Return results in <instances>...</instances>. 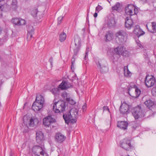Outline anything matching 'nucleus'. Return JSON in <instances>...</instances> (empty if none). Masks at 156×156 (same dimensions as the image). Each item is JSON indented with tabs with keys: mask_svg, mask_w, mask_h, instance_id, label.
<instances>
[{
	"mask_svg": "<svg viewBox=\"0 0 156 156\" xmlns=\"http://www.w3.org/2000/svg\"><path fill=\"white\" fill-rule=\"evenodd\" d=\"M78 111L75 108L71 109L67 114H64L63 117L65 123L68 124L72 121V122H75L76 121V118L78 116Z\"/></svg>",
	"mask_w": 156,
	"mask_h": 156,
	"instance_id": "obj_1",
	"label": "nucleus"
},
{
	"mask_svg": "<svg viewBox=\"0 0 156 156\" xmlns=\"http://www.w3.org/2000/svg\"><path fill=\"white\" fill-rule=\"evenodd\" d=\"M75 42V46L73 48L74 54L72 60L71 68L72 69H74L73 64L75 63V59L81 47V41L80 37L78 36L76 37L74 40Z\"/></svg>",
	"mask_w": 156,
	"mask_h": 156,
	"instance_id": "obj_2",
	"label": "nucleus"
},
{
	"mask_svg": "<svg viewBox=\"0 0 156 156\" xmlns=\"http://www.w3.org/2000/svg\"><path fill=\"white\" fill-rule=\"evenodd\" d=\"M53 109L56 113L63 112L66 107V102L63 101H58L53 102Z\"/></svg>",
	"mask_w": 156,
	"mask_h": 156,
	"instance_id": "obj_3",
	"label": "nucleus"
},
{
	"mask_svg": "<svg viewBox=\"0 0 156 156\" xmlns=\"http://www.w3.org/2000/svg\"><path fill=\"white\" fill-rule=\"evenodd\" d=\"M132 114L135 119H143L145 114L140 106H138L134 108L132 110Z\"/></svg>",
	"mask_w": 156,
	"mask_h": 156,
	"instance_id": "obj_4",
	"label": "nucleus"
},
{
	"mask_svg": "<svg viewBox=\"0 0 156 156\" xmlns=\"http://www.w3.org/2000/svg\"><path fill=\"white\" fill-rule=\"evenodd\" d=\"M127 36V34L126 31L122 30H118L115 34L116 39L119 43L122 44L126 41Z\"/></svg>",
	"mask_w": 156,
	"mask_h": 156,
	"instance_id": "obj_5",
	"label": "nucleus"
},
{
	"mask_svg": "<svg viewBox=\"0 0 156 156\" xmlns=\"http://www.w3.org/2000/svg\"><path fill=\"white\" fill-rule=\"evenodd\" d=\"M96 63L98 67L100 68L101 72L105 73L108 71V68L107 66L106 61L104 59H101L99 58H96L95 59Z\"/></svg>",
	"mask_w": 156,
	"mask_h": 156,
	"instance_id": "obj_6",
	"label": "nucleus"
},
{
	"mask_svg": "<svg viewBox=\"0 0 156 156\" xmlns=\"http://www.w3.org/2000/svg\"><path fill=\"white\" fill-rule=\"evenodd\" d=\"M119 144L122 148L126 150H129L132 147L130 140L127 138H124L121 140L119 142Z\"/></svg>",
	"mask_w": 156,
	"mask_h": 156,
	"instance_id": "obj_7",
	"label": "nucleus"
},
{
	"mask_svg": "<svg viewBox=\"0 0 156 156\" xmlns=\"http://www.w3.org/2000/svg\"><path fill=\"white\" fill-rule=\"evenodd\" d=\"M144 83L146 86L147 87H151L156 83L155 78L153 76L147 75L144 80Z\"/></svg>",
	"mask_w": 156,
	"mask_h": 156,
	"instance_id": "obj_8",
	"label": "nucleus"
},
{
	"mask_svg": "<svg viewBox=\"0 0 156 156\" xmlns=\"http://www.w3.org/2000/svg\"><path fill=\"white\" fill-rule=\"evenodd\" d=\"M32 150L36 156H47L46 154L44 152L43 148L39 146H34Z\"/></svg>",
	"mask_w": 156,
	"mask_h": 156,
	"instance_id": "obj_9",
	"label": "nucleus"
},
{
	"mask_svg": "<svg viewBox=\"0 0 156 156\" xmlns=\"http://www.w3.org/2000/svg\"><path fill=\"white\" fill-rule=\"evenodd\" d=\"M126 13L130 16L136 14L135 7L132 5H128L125 8Z\"/></svg>",
	"mask_w": 156,
	"mask_h": 156,
	"instance_id": "obj_10",
	"label": "nucleus"
},
{
	"mask_svg": "<svg viewBox=\"0 0 156 156\" xmlns=\"http://www.w3.org/2000/svg\"><path fill=\"white\" fill-rule=\"evenodd\" d=\"M129 105L125 102L122 104L119 108V111L122 114H126L129 112Z\"/></svg>",
	"mask_w": 156,
	"mask_h": 156,
	"instance_id": "obj_11",
	"label": "nucleus"
},
{
	"mask_svg": "<svg viewBox=\"0 0 156 156\" xmlns=\"http://www.w3.org/2000/svg\"><path fill=\"white\" fill-rule=\"evenodd\" d=\"M55 122V120L50 116L46 117L43 120V123L46 127H49L51 123Z\"/></svg>",
	"mask_w": 156,
	"mask_h": 156,
	"instance_id": "obj_12",
	"label": "nucleus"
},
{
	"mask_svg": "<svg viewBox=\"0 0 156 156\" xmlns=\"http://www.w3.org/2000/svg\"><path fill=\"white\" fill-rule=\"evenodd\" d=\"M36 140L37 143L41 144L44 140V133L40 131H37L36 132Z\"/></svg>",
	"mask_w": 156,
	"mask_h": 156,
	"instance_id": "obj_13",
	"label": "nucleus"
},
{
	"mask_svg": "<svg viewBox=\"0 0 156 156\" xmlns=\"http://www.w3.org/2000/svg\"><path fill=\"white\" fill-rule=\"evenodd\" d=\"M133 25V22L130 16L126 17L125 19V25L128 29H130Z\"/></svg>",
	"mask_w": 156,
	"mask_h": 156,
	"instance_id": "obj_14",
	"label": "nucleus"
},
{
	"mask_svg": "<svg viewBox=\"0 0 156 156\" xmlns=\"http://www.w3.org/2000/svg\"><path fill=\"white\" fill-rule=\"evenodd\" d=\"M66 139V137L60 133H55V141L58 143H61Z\"/></svg>",
	"mask_w": 156,
	"mask_h": 156,
	"instance_id": "obj_15",
	"label": "nucleus"
},
{
	"mask_svg": "<svg viewBox=\"0 0 156 156\" xmlns=\"http://www.w3.org/2000/svg\"><path fill=\"white\" fill-rule=\"evenodd\" d=\"M72 87L71 84L67 81L63 80L59 85L58 87L62 90H65Z\"/></svg>",
	"mask_w": 156,
	"mask_h": 156,
	"instance_id": "obj_16",
	"label": "nucleus"
},
{
	"mask_svg": "<svg viewBox=\"0 0 156 156\" xmlns=\"http://www.w3.org/2000/svg\"><path fill=\"white\" fill-rule=\"evenodd\" d=\"M12 21L13 23L16 25H23L26 23V21L24 20L16 18H12Z\"/></svg>",
	"mask_w": 156,
	"mask_h": 156,
	"instance_id": "obj_17",
	"label": "nucleus"
},
{
	"mask_svg": "<svg viewBox=\"0 0 156 156\" xmlns=\"http://www.w3.org/2000/svg\"><path fill=\"white\" fill-rule=\"evenodd\" d=\"M43 105L35 101L33 104L32 109L35 112L40 111L43 107Z\"/></svg>",
	"mask_w": 156,
	"mask_h": 156,
	"instance_id": "obj_18",
	"label": "nucleus"
},
{
	"mask_svg": "<svg viewBox=\"0 0 156 156\" xmlns=\"http://www.w3.org/2000/svg\"><path fill=\"white\" fill-rule=\"evenodd\" d=\"M134 33L136 35L139 37L140 36L144 35V32L142 31L140 28V26L138 25H136L135 28L133 30Z\"/></svg>",
	"mask_w": 156,
	"mask_h": 156,
	"instance_id": "obj_19",
	"label": "nucleus"
},
{
	"mask_svg": "<svg viewBox=\"0 0 156 156\" xmlns=\"http://www.w3.org/2000/svg\"><path fill=\"white\" fill-rule=\"evenodd\" d=\"M128 125V123L126 121H121L117 123L118 127L123 130L126 129Z\"/></svg>",
	"mask_w": 156,
	"mask_h": 156,
	"instance_id": "obj_20",
	"label": "nucleus"
},
{
	"mask_svg": "<svg viewBox=\"0 0 156 156\" xmlns=\"http://www.w3.org/2000/svg\"><path fill=\"white\" fill-rule=\"evenodd\" d=\"M125 48L123 46H119L114 49V51L116 54L120 56L125 50Z\"/></svg>",
	"mask_w": 156,
	"mask_h": 156,
	"instance_id": "obj_21",
	"label": "nucleus"
},
{
	"mask_svg": "<svg viewBox=\"0 0 156 156\" xmlns=\"http://www.w3.org/2000/svg\"><path fill=\"white\" fill-rule=\"evenodd\" d=\"M18 7V2L17 0H12L11 5L10 7V10L16 11Z\"/></svg>",
	"mask_w": 156,
	"mask_h": 156,
	"instance_id": "obj_22",
	"label": "nucleus"
},
{
	"mask_svg": "<svg viewBox=\"0 0 156 156\" xmlns=\"http://www.w3.org/2000/svg\"><path fill=\"white\" fill-rule=\"evenodd\" d=\"M116 23L115 18L113 17H111L108 19L107 25L108 27H114Z\"/></svg>",
	"mask_w": 156,
	"mask_h": 156,
	"instance_id": "obj_23",
	"label": "nucleus"
},
{
	"mask_svg": "<svg viewBox=\"0 0 156 156\" xmlns=\"http://www.w3.org/2000/svg\"><path fill=\"white\" fill-rule=\"evenodd\" d=\"M38 123V121L37 118H31L29 121V126L30 127H34L36 126Z\"/></svg>",
	"mask_w": 156,
	"mask_h": 156,
	"instance_id": "obj_24",
	"label": "nucleus"
},
{
	"mask_svg": "<svg viewBox=\"0 0 156 156\" xmlns=\"http://www.w3.org/2000/svg\"><path fill=\"white\" fill-rule=\"evenodd\" d=\"M113 37V34L112 32L110 31H108L105 36V41H110L112 40Z\"/></svg>",
	"mask_w": 156,
	"mask_h": 156,
	"instance_id": "obj_25",
	"label": "nucleus"
},
{
	"mask_svg": "<svg viewBox=\"0 0 156 156\" xmlns=\"http://www.w3.org/2000/svg\"><path fill=\"white\" fill-rule=\"evenodd\" d=\"M35 101H37L41 104L44 105V99L43 97L41 95H37Z\"/></svg>",
	"mask_w": 156,
	"mask_h": 156,
	"instance_id": "obj_26",
	"label": "nucleus"
},
{
	"mask_svg": "<svg viewBox=\"0 0 156 156\" xmlns=\"http://www.w3.org/2000/svg\"><path fill=\"white\" fill-rule=\"evenodd\" d=\"M145 105L148 108L153 106L154 104V102L150 99H149L144 102Z\"/></svg>",
	"mask_w": 156,
	"mask_h": 156,
	"instance_id": "obj_27",
	"label": "nucleus"
},
{
	"mask_svg": "<svg viewBox=\"0 0 156 156\" xmlns=\"http://www.w3.org/2000/svg\"><path fill=\"white\" fill-rule=\"evenodd\" d=\"M66 35L64 32H62L59 34V40L60 42L64 41L66 39Z\"/></svg>",
	"mask_w": 156,
	"mask_h": 156,
	"instance_id": "obj_28",
	"label": "nucleus"
},
{
	"mask_svg": "<svg viewBox=\"0 0 156 156\" xmlns=\"http://www.w3.org/2000/svg\"><path fill=\"white\" fill-rule=\"evenodd\" d=\"M124 74L125 76L128 77L130 76L131 73L128 69V66L124 67Z\"/></svg>",
	"mask_w": 156,
	"mask_h": 156,
	"instance_id": "obj_29",
	"label": "nucleus"
},
{
	"mask_svg": "<svg viewBox=\"0 0 156 156\" xmlns=\"http://www.w3.org/2000/svg\"><path fill=\"white\" fill-rule=\"evenodd\" d=\"M122 5L119 2H117L115 5L112 7V10H118L121 9Z\"/></svg>",
	"mask_w": 156,
	"mask_h": 156,
	"instance_id": "obj_30",
	"label": "nucleus"
},
{
	"mask_svg": "<svg viewBox=\"0 0 156 156\" xmlns=\"http://www.w3.org/2000/svg\"><path fill=\"white\" fill-rule=\"evenodd\" d=\"M62 96L64 99H66V101L69 100V98L70 97L68 94L66 92H64L62 94Z\"/></svg>",
	"mask_w": 156,
	"mask_h": 156,
	"instance_id": "obj_31",
	"label": "nucleus"
},
{
	"mask_svg": "<svg viewBox=\"0 0 156 156\" xmlns=\"http://www.w3.org/2000/svg\"><path fill=\"white\" fill-rule=\"evenodd\" d=\"M152 23V29L150 31L152 33L156 32V23L154 22H153Z\"/></svg>",
	"mask_w": 156,
	"mask_h": 156,
	"instance_id": "obj_32",
	"label": "nucleus"
},
{
	"mask_svg": "<svg viewBox=\"0 0 156 156\" xmlns=\"http://www.w3.org/2000/svg\"><path fill=\"white\" fill-rule=\"evenodd\" d=\"M130 54V53L128 51L126 50V48L125 49V50L123 51L121 55L125 57H128L129 56Z\"/></svg>",
	"mask_w": 156,
	"mask_h": 156,
	"instance_id": "obj_33",
	"label": "nucleus"
},
{
	"mask_svg": "<svg viewBox=\"0 0 156 156\" xmlns=\"http://www.w3.org/2000/svg\"><path fill=\"white\" fill-rule=\"evenodd\" d=\"M135 92L136 95L135 97L137 98L141 93V90L140 89L137 87L135 89Z\"/></svg>",
	"mask_w": 156,
	"mask_h": 156,
	"instance_id": "obj_34",
	"label": "nucleus"
},
{
	"mask_svg": "<svg viewBox=\"0 0 156 156\" xmlns=\"http://www.w3.org/2000/svg\"><path fill=\"white\" fill-rule=\"evenodd\" d=\"M28 33H34V29L32 26H29L28 27Z\"/></svg>",
	"mask_w": 156,
	"mask_h": 156,
	"instance_id": "obj_35",
	"label": "nucleus"
},
{
	"mask_svg": "<svg viewBox=\"0 0 156 156\" xmlns=\"http://www.w3.org/2000/svg\"><path fill=\"white\" fill-rule=\"evenodd\" d=\"M7 7H9V5L7 4H4L3 5H0V11H5V8Z\"/></svg>",
	"mask_w": 156,
	"mask_h": 156,
	"instance_id": "obj_36",
	"label": "nucleus"
},
{
	"mask_svg": "<svg viewBox=\"0 0 156 156\" xmlns=\"http://www.w3.org/2000/svg\"><path fill=\"white\" fill-rule=\"evenodd\" d=\"M34 33H28L27 36V39L28 41H30Z\"/></svg>",
	"mask_w": 156,
	"mask_h": 156,
	"instance_id": "obj_37",
	"label": "nucleus"
},
{
	"mask_svg": "<svg viewBox=\"0 0 156 156\" xmlns=\"http://www.w3.org/2000/svg\"><path fill=\"white\" fill-rule=\"evenodd\" d=\"M38 12L37 9H35L33 10L31 12V14L34 17L36 16Z\"/></svg>",
	"mask_w": 156,
	"mask_h": 156,
	"instance_id": "obj_38",
	"label": "nucleus"
},
{
	"mask_svg": "<svg viewBox=\"0 0 156 156\" xmlns=\"http://www.w3.org/2000/svg\"><path fill=\"white\" fill-rule=\"evenodd\" d=\"M103 9L102 7L99 5H98L95 8V11L97 12H99Z\"/></svg>",
	"mask_w": 156,
	"mask_h": 156,
	"instance_id": "obj_39",
	"label": "nucleus"
},
{
	"mask_svg": "<svg viewBox=\"0 0 156 156\" xmlns=\"http://www.w3.org/2000/svg\"><path fill=\"white\" fill-rule=\"evenodd\" d=\"M51 92L55 95H56L57 94L58 91V89L57 88H54L52 89L51 90Z\"/></svg>",
	"mask_w": 156,
	"mask_h": 156,
	"instance_id": "obj_40",
	"label": "nucleus"
},
{
	"mask_svg": "<svg viewBox=\"0 0 156 156\" xmlns=\"http://www.w3.org/2000/svg\"><path fill=\"white\" fill-rule=\"evenodd\" d=\"M66 101L72 105H74L76 103L72 99H71L70 98H69V100H67Z\"/></svg>",
	"mask_w": 156,
	"mask_h": 156,
	"instance_id": "obj_41",
	"label": "nucleus"
},
{
	"mask_svg": "<svg viewBox=\"0 0 156 156\" xmlns=\"http://www.w3.org/2000/svg\"><path fill=\"white\" fill-rule=\"evenodd\" d=\"M151 93L153 95H156V87H154L151 90Z\"/></svg>",
	"mask_w": 156,
	"mask_h": 156,
	"instance_id": "obj_42",
	"label": "nucleus"
},
{
	"mask_svg": "<svg viewBox=\"0 0 156 156\" xmlns=\"http://www.w3.org/2000/svg\"><path fill=\"white\" fill-rule=\"evenodd\" d=\"M63 18V17H62V16H60L58 18V24H60L61 23V21H62V20Z\"/></svg>",
	"mask_w": 156,
	"mask_h": 156,
	"instance_id": "obj_43",
	"label": "nucleus"
},
{
	"mask_svg": "<svg viewBox=\"0 0 156 156\" xmlns=\"http://www.w3.org/2000/svg\"><path fill=\"white\" fill-rule=\"evenodd\" d=\"M136 42L137 44V45L140 48L141 47L142 45L140 43V41L139 40H136Z\"/></svg>",
	"mask_w": 156,
	"mask_h": 156,
	"instance_id": "obj_44",
	"label": "nucleus"
},
{
	"mask_svg": "<svg viewBox=\"0 0 156 156\" xmlns=\"http://www.w3.org/2000/svg\"><path fill=\"white\" fill-rule=\"evenodd\" d=\"M88 51H87V50L86 51V52H85V55L84 58V59L85 60L87 58L88 55Z\"/></svg>",
	"mask_w": 156,
	"mask_h": 156,
	"instance_id": "obj_45",
	"label": "nucleus"
},
{
	"mask_svg": "<svg viewBox=\"0 0 156 156\" xmlns=\"http://www.w3.org/2000/svg\"><path fill=\"white\" fill-rule=\"evenodd\" d=\"M49 62H50V63H51V66H52V62H53V58L52 57H51L50 59H49Z\"/></svg>",
	"mask_w": 156,
	"mask_h": 156,
	"instance_id": "obj_46",
	"label": "nucleus"
},
{
	"mask_svg": "<svg viewBox=\"0 0 156 156\" xmlns=\"http://www.w3.org/2000/svg\"><path fill=\"white\" fill-rule=\"evenodd\" d=\"M87 106L86 105H84L82 107V109L83 112H84L86 109Z\"/></svg>",
	"mask_w": 156,
	"mask_h": 156,
	"instance_id": "obj_47",
	"label": "nucleus"
},
{
	"mask_svg": "<svg viewBox=\"0 0 156 156\" xmlns=\"http://www.w3.org/2000/svg\"><path fill=\"white\" fill-rule=\"evenodd\" d=\"M105 110L109 111V109L107 106H104L103 107V112Z\"/></svg>",
	"mask_w": 156,
	"mask_h": 156,
	"instance_id": "obj_48",
	"label": "nucleus"
},
{
	"mask_svg": "<svg viewBox=\"0 0 156 156\" xmlns=\"http://www.w3.org/2000/svg\"><path fill=\"white\" fill-rule=\"evenodd\" d=\"M98 16V13L97 12H95L94 14V16L95 18H96Z\"/></svg>",
	"mask_w": 156,
	"mask_h": 156,
	"instance_id": "obj_49",
	"label": "nucleus"
},
{
	"mask_svg": "<svg viewBox=\"0 0 156 156\" xmlns=\"http://www.w3.org/2000/svg\"><path fill=\"white\" fill-rule=\"evenodd\" d=\"M143 3H146L147 2V0H140Z\"/></svg>",
	"mask_w": 156,
	"mask_h": 156,
	"instance_id": "obj_50",
	"label": "nucleus"
},
{
	"mask_svg": "<svg viewBox=\"0 0 156 156\" xmlns=\"http://www.w3.org/2000/svg\"><path fill=\"white\" fill-rule=\"evenodd\" d=\"M136 128V126H132V128L133 131L135 130Z\"/></svg>",
	"mask_w": 156,
	"mask_h": 156,
	"instance_id": "obj_51",
	"label": "nucleus"
},
{
	"mask_svg": "<svg viewBox=\"0 0 156 156\" xmlns=\"http://www.w3.org/2000/svg\"><path fill=\"white\" fill-rule=\"evenodd\" d=\"M107 1L109 2V3H110V1L111 0H110V1H109V0H107Z\"/></svg>",
	"mask_w": 156,
	"mask_h": 156,
	"instance_id": "obj_52",
	"label": "nucleus"
},
{
	"mask_svg": "<svg viewBox=\"0 0 156 156\" xmlns=\"http://www.w3.org/2000/svg\"><path fill=\"white\" fill-rule=\"evenodd\" d=\"M146 27H147V29L148 30H149V29H148V27H147V26H146Z\"/></svg>",
	"mask_w": 156,
	"mask_h": 156,
	"instance_id": "obj_53",
	"label": "nucleus"
},
{
	"mask_svg": "<svg viewBox=\"0 0 156 156\" xmlns=\"http://www.w3.org/2000/svg\"><path fill=\"white\" fill-rule=\"evenodd\" d=\"M4 0H0V2L3 1Z\"/></svg>",
	"mask_w": 156,
	"mask_h": 156,
	"instance_id": "obj_54",
	"label": "nucleus"
},
{
	"mask_svg": "<svg viewBox=\"0 0 156 156\" xmlns=\"http://www.w3.org/2000/svg\"><path fill=\"white\" fill-rule=\"evenodd\" d=\"M10 156H12V155L11 154H10Z\"/></svg>",
	"mask_w": 156,
	"mask_h": 156,
	"instance_id": "obj_55",
	"label": "nucleus"
},
{
	"mask_svg": "<svg viewBox=\"0 0 156 156\" xmlns=\"http://www.w3.org/2000/svg\"><path fill=\"white\" fill-rule=\"evenodd\" d=\"M155 9H156V6H155Z\"/></svg>",
	"mask_w": 156,
	"mask_h": 156,
	"instance_id": "obj_56",
	"label": "nucleus"
}]
</instances>
